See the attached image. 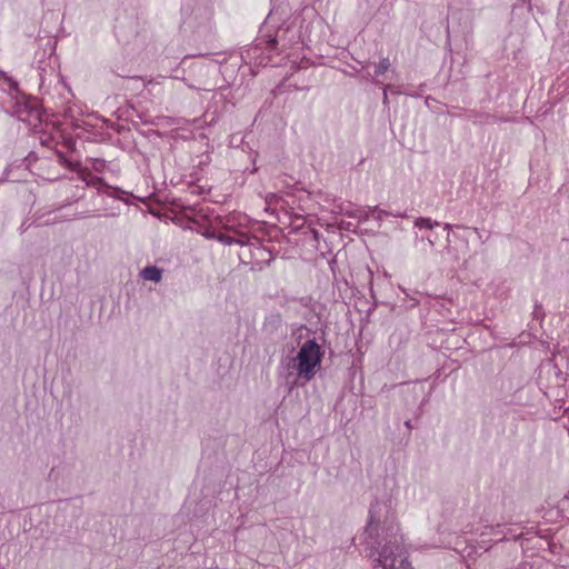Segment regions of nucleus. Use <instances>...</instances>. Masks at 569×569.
<instances>
[{"label":"nucleus","mask_w":569,"mask_h":569,"mask_svg":"<svg viewBox=\"0 0 569 569\" xmlns=\"http://www.w3.org/2000/svg\"><path fill=\"white\" fill-rule=\"evenodd\" d=\"M323 351L315 339L307 340L300 347L297 356L293 358L295 369L298 378L305 382L312 380L317 370L321 367Z\"/></svg>","instance_id":"1"},{"label":"nucleus","mask_w":569,"mask_h":569,"mask_svg":"<svg viewBox=\"0 0 569 569\" xmlns=\"http://www.w3.org/2000/svg\"><path fill=\"white\" fill-rule=\"evenodd\" d=\"M373 569H412L403 549L397 542H389L380 550H370Z\"/></svg>","instance_id":"2"},{"label":"nucleus","mask_w":569,"mask_h":569,"mask_svg":"<svg viewBox=\"0 0 569 569\" xmlns=\"http://www.w3.org/2000/svg\"><path fill=\"white\" fill-rule=\"evenodd\" d=\"M13 112L20 121L31 127H37L41 122L42 113L36 100L17 101Z\"/></svg>","instance_id":"3"},{"label":"nucleus","mask_w":569,"mask_h":569,"mask_svg":"<svg viewBox=\"0 0 569 569\" xmlns=\"http://www.w3.org/2000/svg\"><path fill=\"white\" fill-rule=\"evenodd\" d=\"M162 269L156 266H147L141 270L140 276L143 280L160 282L162 279Z\"/></svg>","instance_id":"4"},{"label":"nucleus","mask_w":569,"mask_h":569,"mask_svg":"<svg viewBox=\"0 0 569 569\" xmlns=\"http://www.w3.org/2000/svg\"><path fill=\"white\" fill-rule=\"evenodd\" d=\"M438 224H439L438 221H432L430 218H423V217L417 218L415 221V226L418 228L432 229Z\"/></svg>","instance_id":"5"},{"label":"nucleus","mask_w":569,"mask_h":569,"mask_svg":"<svg viewBox=\"0 0 569 569\" xmlns=\"http://www.w3.org/2000/svg\"><path fill=\"white\" fill-rule=\"evenodd\" d=\"M264 42H266V49L273 50V49H276L278 40L276 37H268V39Z\"/></svg>","instance_id":"6"},{"label":"nucleus","mask_w":569,"mask_h":569,"mask_svg":"<svg viewBox=\"0 0 569 569\" xmlns=\"http://www.w3.org/2000/svg\"><path fill=\"white\" fill-rule=\"evenodd\" d=\"M58 158H59V162L62 163V164H66L67 167L73 169V164L67 160V158L64 157L63 153L61 152H58Z\"/></svg>","instance_id":"7"},{"label":"nucleus","mask_w":569,"mask_h":569,"mask_svg":"<svg viewBox=\"0 0 569 569\" xmlns=\"http://www.w3.org/2000/svg\"><path fill=\"white\" fill-rule=\"evenodd\" d=\"M372 528H373V519H372V516H370V520H369V522H368V525H367L366 531H367L368 533H370V532H371V530H372Z\"/></svg>","instance_id":"8"},{"label":"nucleus","mask_w":569,"mask_h":569,"mask_svg":"<svg viewBox=\"0 0 569 569\" xmlns=\"http://www.w3.org/2000/svg\"><path fill=\"white\" fill-rule=\"evenodd\" d=\"M451 226L449 223H445V229L449 230Z\"/></svg>","instance_id":"9"}]
</instances>
